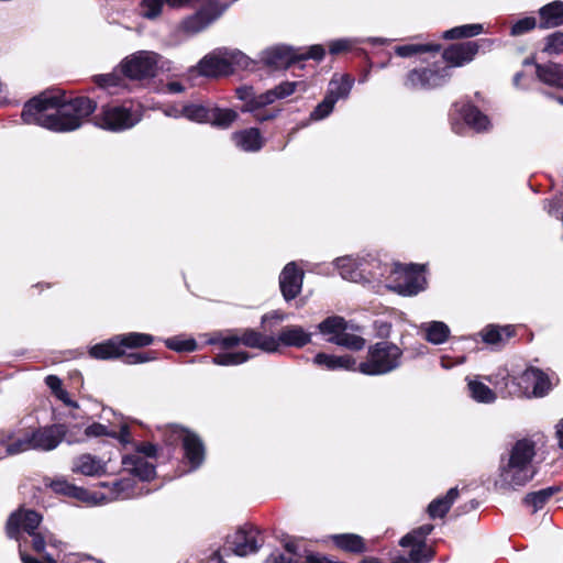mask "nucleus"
<instances>
[{
    "mask_svg": "<svg viewBox=\"0 0 563 563\" xmlns=\"http://www.w3.org/2000/svg\"><path fill=\"white\" fill-rule=\"evenodd\" d=\"M97 108L88 97L67 100L52 91L41 93L25 103L21 118L26 124H36L54 132H71L79 129Z\"/></svg>",
    "mask_w": 563,
    "mask_h": 563,
    "instance_id": "nucleus-1",
    "label": "nucleus"
},
{
    "mask_svg": "<svg viewBox=\"0 0 563 563\" xmlns=\"http://www.w3.org/2000/svg\"><path fill=\"white\" fill-rule=\"evenodd\" d=\"M534 455L536 449L532 441L527 439L517 441L500 459L495 487L507 492L527 485L537 473L532 463Z\"/></svg>",
    "mask_w": 563,
    "mask_h": 563,
    "instance_id": "nucleus-2",
    "label": "nucleus"
},
{
    "mask_svg": "<svg viewBox=\"0 0 563 563\" xmlns=\"http://www.w3.org/2000/svg\"><path fill=\"white\" fill-rule=\"evenodd\" d=\"M297 90H306L303 82L284 81L265 92L257 93L252 86H241L235 89V95L243 102L242 112H249L254 115L257 122H265L275 119L279 111L262 112V109L276 100L285 99Z\"/></svg>",
    "mask_w": 563,
    "mask_h": 563,
    "instance_id": "nucleus-3",
    "label": "nucleus"
},
{
    "mask_svg": "<svg viewBox=\"0 0 563 563\" xmlns=\"http://www.w3.org/2000/svg\"><path fill=\"white\" fill-rule=\"evenodd\" d=\"M333 264L343 279L377 286L383 284L388 271V263L371 254L338 257Z\"/></svg>",
    "mask_w": 563,
    "mask_h": 563,
    "instance_id": "nucleus-4",
    "label": "nucleus"
},
{
    "mask_svg": "<svg viewBox=\"0 0 563 563\" xmlns=\"http://www.w3.org/2000/svg\"><path fill=\"white\" fill-rule=\"evenodd\" d=\"M426 283L422 265L409 264L404 266L397 263H388V271L382 286L401 296H415L424 289Z\"/></svg>",
    "mask_w": 563,
    "mask_h": 563,
    "instance_id": "nucleus-5",
    "label": "nucleus"
},
{
    "mask_svg": "<svg viewBox=\"0 0 563 563\" xmlns=\"http://www.w3.org/2000/svg\"><path fill=\"white\" fill-rule=\"evenodd\" d=\"M249 57L236 49H218L206 55L190 73L198 71L205 77L227 76L238 68H246Z\"/></svg>",
    "mask_w": 563,
    "mask_h": 563,
    "instance_id": "nucleus-6",
    "label": "nucleus"
},
{
    "mask_svg": "<svg viewBox=\"0 0 563 563\" xmlns=\"http://www.w3.org/2000/svg\"><path fill=\"white\" fill-rule=\"evenodd\" d=\"M142 119L140 106L134 103L106 104L95 115V125L111 132H122L136 125Z\"/></svg>",
    "mask_w": 563,
    "mask_h": 563,
    "instance_id": "nucleus-7",
    "label": "nucleus"
},
{
    "mask_svg": "<svg viewBox=\"0 0 563 563\" xmlns=\"http://www.w3.org/2000/svg\"><path fill=\"white\" fill-rule=\"evenodd\" d=\"M401 355L396 344L377 342L368 349L367 360L358 364V372L369 376L387 374L400 366Z\"/></svg>",
    "mask_w": 563,
    "mask_h": 563,
    "instance_id": "nucleus-8",
    "label": "nucleus"
},
{
    "mask_svg": "<svg viewBox=\"0 0 563 563\" xmlns=\"http://www.w3.org/2000/svg\"><path fill=\"white\" fill-rule=\"evenodd\" d=\"M181 117L196 123H209L219 129H228L239 114L232 109H222L212 103H188L180 110Z\"/></svg>",
    "mask_w": 563,
    "mask_h": 563,
    "instance_id": "nucleus-9",
    "label": "nucleus"
},
{
    "mask_svg": "<svg viewBox=\"0 0 563 563\" xmlns=\"http://www.w3.org/2000/svg\"><path fill=\"white\" fill-rule=\"evenodd\" d=\"M556 384V378L537 368H527L518 378L511 383V389L506 390L508 395L526 397H543L549 394Z\"/></svg>",
    "mask_w": 563,
    "mask_h": 563,
    "instance_id": "nucleus-10",
    "label": "nucleus"
},
{
    "mask_svg": "<svg viewBox=\"0 0 563 563\" xmlns=\"http://www.w3.org/2000/svg\"><path fill=\"white\" fill-rule=\"evenodd\" d=\"M165 62L153 51H139L126 56L120 63L121 73L130 79H146L156 76Z\"/></svg>",
    "mask_w": 563,
    "mask_h": 563,
    "instance_id": "nucleus-11",
    "label": "nucleus"
},
{
    "mask_svg": "<svg viewBox=\"0 0 563 563\" xmlns=\"http://www.w3.org/2000/svg\"><path fill=\"white\" fill-rule=\"evenodd\" d=\"M228 8V3L219 0H207L197 12L180 22L179 29L188 35L200 33L217 21Z\"/></svg>",
    "mask_w": 563,
    "mask_h": 563,
    "instance_id": "nucleus-12",
    "label": "nucleus"
},
{
    "mask_svg": "<svg viewBox=\"0 0 563 563\" xmlns=\"http://www.w3.org/2000/svg\"><path fill=\"white\" fill-rule=\"evenodd\" d=\"M169 443L181 441L185 457L191 470L198 468L205 460V446L201 439L179 426L172 424L166 428Z\"/></svg>",
    "mask_w": 563,
    "mask_h": 563,
    "instance_id": "nucleus-13",
    "label": "nucleus"
},
{
    "mask_svg": "<svg viewBox=\"0 0 563 563\" xmlns=\"http://www.w3.org/2000/svg\"><path fill=\"white\" fill-rule=\"evenodd\" d=\"M451 77V67L412 69L407 74L405 86L411 90H429L444 85Z\"/></svg>",
    "mask_w": 563,
    "mask_h": 563,
    "instance_id": "nucleus-14",
    "label": "nucleus"
},
{
    "mask_svg": "<svg viewBox=\"0 0 563 563\" xmlns=\"http://www.w3.org/2000/svg\"><path fill=\"white\" fill-rule=\"evenodd\" d=\"M227 543L238 556L256 553L263 545L261 532L253 526H244L227 538Z\"/></svg>",
    "mask_w": 563,
    "mask_h": 563,
    "instance_id": "nucleus-15",
    "label": "nucleus"
},
{
    "mask_svg": "<svg viewBox=\"0 0 563 563\" xmlns=\"http://www.w3.org/2000/svg\"><path fill=\"white\" fill-rule=\"evenodd\" d=\"M42 521V516L31 509L21 508L8 519L7 522V534L11 539L19 540L20 532L24 531L27 534H33L36 531Z\"/></svg>",
    "mask_w": 563,
    "mask_h": 563,
    "instance_id": "nucleus-16",
    "label": "nucleus"
},
{
    "mask_svg": "<svg viewBox=\"0 0 563 563\" xmlns=\"http://www.w3.org/2000/svg\"><path fill=\"white\" fill-rule=\"evenodd\" d=\"M66 428L64 424H51L37 428L31 432L34 451H53L64 440Z\"/></svg>",
    "mask_w": 563,
    "mask_h": 563,
    "instance_id": "nucleus-17",
    "label": "nucleus"
},
{
    "mask_svg": "<svg viewBox=\"0 0 563 563\" xmlns=\"http://www.w3.org/2000/svg\"><path fill=\"white\" fill-rule=\"evenodd\" d=\"M303 271L295 262L288 263L279 275V287L286 301L295 299L302 288Z\"/></svg>",
    "mask_w": 563,
    "mask_h": 563,
    "instance_id": "nucleus-18",
    "label": "nucleus"
},
{
    "mask_svg": "<svg viewBox=\"0 0 563 563\" xmlns=\"http://www.w3.org/2000/svg\"><path fill=\"white\" fill-rule=\"evenodd\" d=\"M297 59L298 53L285 45L267 48L261 55V60L273 69L287 68Z\"/></svg>",
    "mask_w": 563,
    "mask_h": 563,
    "instance_id": "nucleus-19",
    "label": "nucleus"
},
{
    "mask_svg": "<svg viewBox=\"0 0 563 563\" xmlns=\"http://www.w3.org/2000/svg\"><path fill=\"white\" fill-rule=\"evenodd\" d=\"M275 352L280 346L303 347L311 341V333L299 325H287L280 330L277 336H274Z\"/></svg>",
    "mask_w": 563,
    "mask_h": 563,
    "instance_id": "nucleus-20",
    "label": "nucleus"
},
{
    "mask_svg": "<svg viewBox=\"0 0 563 563\" xmlns=\"http://www.w3.org/2000/svg\"><path fill=\"white\" fill-rule=\"evenodd\" d=\"M123 470L141 481H150L155 476V466L140 453L124 454L122 456Z\"/></svg>",
    "mask_w": 563,
    "mask_h": 563,
    "instance_id": "nucleus-21",
    "label": "nucleus"
},
{
    "mask_svg": "<svg viewBox=\"0 0 563 563\" xmlns=\"http://www.w3.org/2000/svg\"><path fill=\"white\" fill-rule=\"evenodd\" d=\"M71 472L85 476H101L107 472V462L96 455L85 453L73 460Z\"/></svg>",
    "mask_w": 563,
    "mask_h": 563,
    "instance_id": "nucleus-22",
    "label": "nucleus"
},
{
    "mask_svg": "<svg viewBox=\"0 0 563 563\" xmlns=\"http://www.w3.org/2000/svg\"><path fill=\"white\" fill-rule=\"evenodd\" d=\"M478 52L476 42H464L451 45L443 52V58L450 66L456 67L468 63Z\"/></svg>",
    "mask_w": 563,
    "mask_h": 563,
    "instance_id": "nucleus-23",
    "label": "nucleus"
},
{
    "mask_svg": "<svg viewBox=\"0 0 563 563\" xmlns=\"http://www.w3.org/2000/svg\"><path fill=\"white\" fill-rule=\"evenodd\" d=\"M231 140L235 147L243 152H258L264 146V137L256 128H247L232 133Z\"/></svg>",
    "mask_w": 563,
    "mask_h": 563,
    "instance_id": "nucleus-24",
    "label": "nucleus"
},
{
    "mask_svg": "<svg viewBox=\"0 0 563 563\" xmlns=\"http://www.w3.org/2000/svg\"><path fill=\"white\" fill-rule=\"evenodd\" d=\"M454 108L455 111L459 113L460 118L463 119L464 122L476 132H484L489 130L490 120L476 107L470 103H464L462 106H459L456 103Z\"/></svg>",
    "mask_w": 563,
    "mask_h": 563,
    "instance_id": "nucleus-25",
    "label": "nucleus"
},
{
    "mask_svg": "<svg viewBox=\"0 0 563 563\" xmlns=\"http://www.w3.org/2000/svg\"><path fill=\"white\" fill-rule=\"evenodd\" d=\"M49 487L57 494L65 495L87 504H97V498L89 490L77 487L65 478H56L51 482Z\"/></svg>",
    "mask_w": 563,
    "mask_h": 563,
    "instance_id": "nucleus-26",
    "label": "nucleus"
},
{
    "mask_svg": "<svg viewBox=\"0 0 563 563\" xmlns=\"http://www.w3.org/2000/svg\"><path fill=\"white\" fill-rule=\"evenodd\" d=\"M313 363L318 366H322L329 371L346 369V371H358L356 361L351 355H331L325 353H318L313 357Z\"/></svg>",
    "mask_w": 563,
    "mask_h": 563,
    "instance_id": "nucleus-27",
    "label": "nucleus"
},
{
    "mask_svg": "<svg viewBox=\"0 0 563 563\" xmlns=\"http://www.w3.org/2000/svg\"><path fill=\"white\" fill-rule=\"evenodd\" d=\"M0 445L5 448L8 455H15L33 450L31 432L23 437L15 438L10 430L0 431Z\"/></svg>",
    "mask_w": 563,
    "mask_h": 563,
    "instance_id": "nucleus-28",
    "label": "nucleus"
},
{
    "mask_svg": "<svg viewBox=\"0 0 563 563\" xmlns=\"http://www.w3.org/2000/svg\"><path fill=\"white\" fill-rule=\"evenodd\" d=\"M241 334V344L252 347L260 349L267 353L275 352V341L274 336L265 335L258 331L253 329H244L240 331Z\"/></svg>",
    "mask_w": 563,
    "mask_h": 563,
    "instance_id": "nucleus-29",
    "label": "nucleus"
},
{
    "mask_svg": "<svg viewBox=\"0 0 563 563\" xmlns=\"http://www.w3.org/2000/svg\"><path fill=\"white\" fill-rule=\"evenodd\" d=\"M420 333L431 344L440 345L448 341L451 330L449 325L442 321H428L419 325Z\"/></svg>",
    "mask_w": 563,
    "mask_h": 563,
    "instance_id": "nucleus-30",
    "label": "nucleus"
},
{
    "mask_svg": "<svg viewBox=\"0 0 563 563\" xmlns=\"http://www.w3.org/2000/svg\"><path fill=\"white\" fill-rule=\"evenodd\" d=\"M354 80L349 75H334L329 81L325 97L336 103L339 100L347 99Z\"/></svg>",
    "mask_w": 563,
    "mask_h": 563,
    "instance_id": "nucleus-31",
    "label": "nucleus"
},
{
    "mask_svg": "<svg viewBox=\"0 0 563 563\" xmlns=\"http://www.w3.org/2000/svg\"><path fill=\"white\" fill-rule=\"evenodd\" d=\"M536 73L543 84L563 89V65L558 63L538 64Z\"/></svg>",
    "mask_w": 563,
    "mask_h": 563,
    "instance_id": "nucleus-32",
    "label": "nucleus"
},
{
    "mask_svg": "<svg viewBox=\"0 0 563 563\" xmlns=\"http://www.w3.org/2000/svg\"><path fill=\"white\" fill-rule=\"evenodd\" d=\"M89 355L96 360H112L123 356V350L120 349V341L114 335L104 342L92 345Z\"/></svg>",
    "mask_w": 563,
    "mask_h": 563,
    "instance_id": "nucleus-33",
    "label": "nucleus"
},
{
    "mask_svg": "<svg viewBox=\"0 0 563 563\" xmlns=\"http://www.w3.org/2000/svg\"><path fill=\"white\" fill-rule=\"evenodd\" d=\"M540 27L550 29L563 24V2L554 1L540 9Z\"/></svg>",
    "mask_w": 563,
    "mask_h": 563,
    "instance_id": "nucleus-34",
    "label": "nucleus"
},
{
    "mask_svg": "<svg viewBox=\"0 0 563 563\" xmlns=\"http://www.w3.org/2000/svg\"><path fill=\"white\" fill-rule=\"evenodd\" d=\"M467 389L470 397L476 402L493 404L497 398L496 391L479 380L478 377L467 378Z\"/></svg>",
    "mask_w": 563,
    "mask_h": 563,
    "instance_id": "nucleus-35",
    "label": "nucleus"
},
{
    "mask_svg": "<svg viewBox=\"0 0 563 563\" xmlns=\"http://www.w3.org/2000/svg\"><path fill=\"white\" fill-rule=\"evenodd\" d=\"M457 496L459 490L456 487H453L448 490L444 497L432 500L428 507L429 516L432 519L444 517L453 503L456 500Z\"/></svg>",
    "mask_w": 563,
    "mask_h": 563,
    "instance_id": "nucleus-36",
    "label": "nucleus"
},
{
    "mask_svg": "<svg viewBox=\"0 0 563 563\" xmlns=\"http://www.w3.org/2000/svg\"><path fill=\"white\" fill-rule=\"evenodd\" d=\"M117 336L120 341V349L123 350V355L125 354L126 349L144 347L151 345L154 342L153 335L141 332H129L118 334Z\"/></svg>",
    "mask_w": 563,
    "mask_h": 563,
    "instance_id": "nucleus-37",
    "label": "nucleus"
},
{
    "mask_svg": "<svg viewBox=\"0 0 563 563\" xmlns=\"http://www.w3.org/2000/svg\"><path fill=\"white\" fill-rule=\"evenodd\" d=\"M560 490L558 486H550L542 488L537 492H532L526 495L523 504L532 509V512H537L542 509L549 499Z\"/></svg>",
    "mask_w": 563,
    "mask_h": 563,
    "instance_id": "nucleus-38",
    "label": "nucleus"
},
{
    "mask_svg": "<svg viewBox=\"0 0 563 563\" xmlns=\"http://www.w3.org/2000/svg\"><path fill=\"white\" fill-rule=\"evenodd\" d=\"M140 493L135 490V482L132 478H121L112 484L109 497H102L107 500L130 499Z\"/></svg>",
    "mask_w": 563,
    "mask_h": 563,
    "instance_id": "nucleus-39",
    "label": "nucleus"
},
{
    "mask_svg": "<svg viewBox=\"0 0 563 563\" xmlns=\"http://www.w3.org/2000/svg\"><path fill=\"white\" fill-rule=\"evenodd\" d=\"M514 331L512 325L498 327L490 324L482 330L481 335L487 344H499L512 336Z\"/></svg>",
    "mask_w": 563,
    "mask_h": 563,
    "instance_id": "nucleus-40",
    "label": "nucleus"
},
{
    "mask_svg": "<svg viewBox=\"0 0 563 563\" xmlns=\"http://www.w3.org/2000/svg\"><path fill=\"white\" fill-rule=\"evenodd\" d=\"M332 540L338 548H340L344 551L361 553L365 549L363 539L357 534H353V533L335 534V536H332Z\"/></svg>",
    "mask_w": 563,
    "mask_h": 563,
    "instance_id": "nucleus-41",
    "label": "nucleus"
},
{
    "mask_svg": "<svg viewBox=\"0 0 563 563\" xmlns=\"http://www.w3.org/2000/svg\"><path fill=\"white\" fill-rule=\"evenodd\" d=\"M328 341L352 351H361L365 346V339L360 335L349 333L346 330H343V332L336 336H329Z\"/></svg>",
    "mask_w": 563,
    "mask_h": 563,
    "instance_id": "nucleus-42",
    "label": "nucleus"
},
{
    "mask_svg": "<svg viewBox=\"0 0 563 563\" xmlns=\"http://www.w3.org/2000/svg\"><path fill=\"white\" fill-rule=\"evenodd\" d=\"M432 525H422L404 536L400 539L399 544L404 548L409 545H423L426 544V538L432 532Z\"/></svg>",
    "mask_w": 563,
    "mask_h": 563,
    "instance_id": "nucleus-43",
    "label": "nucleus"
},
{
    "mask_svg": "<svg viewBox=\"0 0 563 563\" xmlns=\"http://www.w3.org/2000/svg\"><path fill=\"white\" fill-rule=\"evenodd\" d=\"M432 525H422L404 536L400 539L399 544L404 548L409 545H423L426 544V538L432 532Z\"/></svg>",
    "mask_w": 563,
    "mask_h": 563,
    "instance_id": "nucleus-44",
    "label": "nucleus"
},
{
    "mask_svg": "<svg viewBox=\"0 0 563 563\" xmlns=\"http://www.w3.org/2000/svg\"><path fill=\"white\" fill-rule=\"evenodd\" d=\"M432 525H422L404 536L400 539L399 544L404 548L409 545H423L426 544V538L432 532Z\"/></svg>",
    "mask_w": 563,
    "mask_h": 563,
    "instance_id": "nucleus-45",
    "label": "nucleus"
},
{
    "mask_svg": "<svg viewBox=\"0 0 563 563\" xmlns=\"http://www.w3.org/2000/svg\"><path fill=\"white\" fill-rule=\"evenodd\" d=\"M484 378L490 383L503 397L510 396L506 394V390H510L511 383L517 382V379H510L509 373L506 368H500L496 373L485 376Z\"/></svg>",
    "mask_w": 563,
    "mask_h": 563,
    "instance_id": "nucleus-46",
    "label": "nucleus"
},
{
    "mask_svg": "<svg viewBox=\"0 0 563 563\" xmlns=\"http://www.w3.org/2000/svg\"><path fill=\"white\" fill-rule=\"evenodd\" d=\"M347 329L346 321L339 316H332L318 324V330L323 335L336 336Z\"/></svg>",
    "mask_w": 563,
    "mask_h": 563,
    "instance_id": "nucleus-47",
    "label": "nucleus"
},
{
    "mask_svg": "<svg viewBox=\"0 0 563 563\" xmlns=\"http://www.w3.org/2000/svg\"><path fill=\"white\" fill-rule=\"evenodd\" d=\"M93 82L110 93H117L124 86L123 78L117 73L96 75L93 76Z\"/></svg>",
    "mask_w": 563,
    "mask_h": 563,
    "instance_id": "nucleus-48",
    "label": "nucleus"
},
{
    "mask_svg": "<svg viewBox=\"0 0 563 563\" xmlns=\"http://www.w3.org/2000/svg\"><path fill=\"white\" fill-rule=\"evenodd\" d=\"M483 32V25L479 23L465 24L450 29L443 33V37L446 40H455L462 37H472Z\"/></svg>",
    "mask_w": 563,
    "mask_h": 563,
    "instance_id": "nucleus-49",
    "label": "nucleus"
},
{
    "mask_svg": "<svg viewBox=\"0 0 563 563\" xmlns=\"http://www.w3.org/2000/svg\"><path fill=\"white\" fill-rule=\"evenodd\" d=\"M251 358V355L246 352H227L220 353L213 357V363L220 366H233L240 365L247 362Z\"/></svg>",
    "mask_w": 563,
    "mask_h": 563,
    "instance_id": "nucleus-50",
    "label": "nucleus"
},
{
    "mask_svg": "<svg viewBox=\"0 0 563 563\" xmlns=\"http://www.w3.org/2000/svg\"><path fill=\"white\" fill-rule=\"evenodd\" d=\"M164 4V0H143L140 3V15L147 20H155L161 15Z\"/></svg>",
    "mask_w": 563,
    "mask_h": 563,
    "instance_id": "nucleus-51",
    "label": "nucleus"
},
{
    "mask_svg": "<svg viewBox=\"0 0 563 563\" xmlns=\"http://www.w3.org/2000/svg\"><path fill=\"white\" fill-rule=\"evenodd\" d=\"M168 349L176 352H194L197 350V342L194 339H181L174 336L165 340Z\"/></svg>",
    "mask_w": 563,
    "mask_h": 563,
    "instance_id": "nucleus-52",
    "label": "nucleus"
},
{
    "mask_svg": "<svg viewBox=\"0 0 563 563\" xmlns=\"http://www.w3.org/2000/svg\"><path fill=\"white\" fill-rule=\"evenodd\" d=\"M439 49H440L439 45L407 44V45L398 46L396 48V53H397V55H399L401 57H410L418 53H424V52H429V51H439Z\"/></svg>",
    "mask_w": 563,
    "mask_h": 563,
    "instance_id": "nucleus-53",
    "label": "nucleus"
},
{
    "mask_svg": "<svg viewBox=\"0 0 563 563\" xmlns=\"http://www.w3.org/2000/svg\"><path fill=\"white\" fill-rule=\"evenodd\" d=\"M334 106L335 103L324 96L323 100L310 113V120L321 121L328 118L332 113Z\"/></svg>",
    "mask_w": 563,
    "mask_h": 563,
    "instance_id": "nucleus-54",
    "label": "nucleus"
},
{
    "mask_svg": "<svg viewBox=\"0 0 563 563\" xmlns=\"http://www.w3.org/2000/svg\"><path fill=\"white\" fill-rule=\"evenodd\" d=\"M548 54L559 55L563 52V33L554 32L545 38V46L543 49Z\"/></svg>",
    "mask_w": 563,
    "mask_h": 563,
    "instance_id": "nucleus-55",
    "label": "nucleus"
},
{
    "mask_svg": "<svg viewBox=\"0 0 563 563\" xmlns=\"http://www.w3.org/2000/svg\"><path fill=\"white\" fill-rule=\"evenodd\" d=\"M411 551L409 553V559L412 563H424L432 559V552L423 545H409Z\"/></svg>",
    "mask_w": 563,
    "mask_h": 563,
    "instance_id": "nucleus-56",
    "label": "nucleus"
},
{
    "mask_svg": "<svg viewBox=\"0 0 563 563\" xmlns=\"http://www.w3.org/2000/svg\"><path fill=\"white\" fill-rule=\"evenodd\" d=\"M537 25V21L533 16H526L523 19L518 20L511 27L510 34L512 36H519L522 35L532 29H534Z\"/></svg>",
    "mask_w": 563,
    "mask_h": 563,
    "instance_id": "nucleus-57",
    "label": "nucleus"
},
{
    "mask_svg": "<svg viewBox=\"0 0 563 563\" xmlns=\"http://www.w3.org/2000/svg\"><path fill=\"white\" fill-rule=\"evenodd\" d=\"M356 40L352 38H339L330 42L329 51L331 54L336 55L346 51H350L355 44Z\"/></svg>",
    "mask_w": 563,
    "mask_h": 563,
    "instance_id": "nucleus-58",
    "label": "nucleus"
},
{
    "mask_svg": "<svg viewBox=\"0 0 563 563\" xmlns=\"http://www.w3.org/2000/svg\"><path fill=\"white\" fill-rule=\"evenodd\" d=\"M124 356H125L124 362L130 365L142 364V363L154 361L156 358L154 352H134V353L124 354Z\"/></svg>",
    "mask_w": 563,
    "mask_h": 563,
    "instance_id": "nucleus-59",
    "label": "nucleus"
},
{
    "mask_svg": "<svg viewBox=\"0 0 563 563\" xmlns=\"http://www.w3.org/2000/svg\"><path fill=\"white\" fill-rule=\"evenodd\" d=\"M85 434L87 437H93V438H98V437H103V435H107V437H115V432H110L106 426L101 424V423H92L90 426H88L85 430Z\"/></svg>",
    "mask_w": 563,
    "mask_h": 563,
    "instance_id": "nucleus-60",
    "label": "nucleus"
},
{
    "mask_svg": "<svg viewBox=\"0 0 563 563\" xmlns=\"http://www.w3.org/2000/svg\"><path fill=\"white\" fill-rule=\"evenodd\" d=\"M241 344L240 331H228L223 333L222 349H231Z\"/></svg>",
    "mask_w": 563,
    "mask_h": 563,
    "instance_id": "nucleus-61",
    "label": "nucleus"
},
{
    "mask_svg": "<svg viewBox=\"0 0 563 563\" xmlns=\"http://www.w3.org/2000/svg\"><path fill=\"white\" fill-rule=\"evenodd\" d=\"M32 537V549L38 553L44 552L46 545V531H35L33 534H29Z\"/></svg>",
    "mask_w": 563,
    "mask_h": 563,
    "instance_id": "nucleus-62",
    "label": "nucleus"
},
{
    "mask_svg": "<svg viewBox=\"0 0 563 563\" xmlns=\"http://www.w3.org/2000/svg\"><path fill=\"white\" fill-rule=\"evenodd\" d=\"M324 56V48L321 45H312L305 54H298V59L301 58H311L314 60H320Z\"/></svg>",
    "mask_w": 563,
    "mask_h": 563,
    "instance_id": "nucleus-63",
    "label": "nucleus"
},
{
    "mask_svg": "<svg viewBox=\"0 0 563 563\" xmlns=\"http://www.w3.org/2000/svg\"><path fill=\"white\" fill-rule=\"evenodd\" d=\"M156 452H157V448L154 444L146 442V443L136 445L135 451L133 453H140L145 459H148V457H155Z\"/></svg>",
    "mask_w": 563,
    "mask_h": 563,
    "instance_id": "nucleus-64",
    "label": "nucleus"
}]
</instances>
